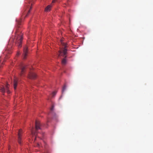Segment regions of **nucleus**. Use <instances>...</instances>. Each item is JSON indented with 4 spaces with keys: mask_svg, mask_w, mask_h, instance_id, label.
Returning <instances> with one entry per match:
<instances>
[{
    "mask_svg": "<svg viewBox=\"0 0 153 153\" xmlns=\"http://www.w3.org/2000/svg\"><path fill=\"white\" fill-rule=\"evenodd\" d=\"M16 21L18 25L16 27V35L13 41L15 42V45L16 47H22V41L23 39L22 34L19 31V28L20 27L19 26L21 24V20H17Z\"/></svg>",
    "mask_w": 153,
    "mask_h": 153,
    "instance_id": "nucleus-1",
    "label": "nucleus"
},
{
    "mask_svg": "<svg viewBox=\"0 0 153 153\" xmlns=\"http://www.w3.org/2000/svg\"><path fill=\"white\" fill-rule=\"evenodd\" d=\"M64 49H61L59 50V56H62L65 57L62 60V63L63 65H65L66 64L67 61L65 58L67 56L66 54H67V50L66 48H63Z\"/></svg>",
    "mask_w": 153,
    "mask_h": 153,
    "instance_id": "nucleus-2",
    "label": "nucleus"
},
{
    "mask_svg": "<svg viewBox=\"0 0 153 153\" xmlns=\"http://www.w3.org/2000/svg\"><path fill=\"white\" fill-rule=\"evenodd\" d=\"M8 85L9 84L7 83L5 88L4 86H2L0 90L2 93H4L5 91H7L8 94H9L10 93V91L8 90Z\"/></svg>",
    "mask_w": 153,
    "mask_h": 153,
    "instance_id": "nucleus-3",
    "label": "nucleus"
},
{
    "mask_svg": "<svg viewBox=\"0 0 153 153\" xmlns=\"http://www.w3.org/2000/svg\"><path fill=\"white\" fill-rule=\"evenodd\" d=\"M28 76V77L30 79H34L36 77L35 74L32 71L29 72Z\"/></svg>",
    "mask_w": 153,
    "mask_h": 153,
    "instance_id": "nucleus-4",
    "label": "nucleus"
},
{
    "mask_svg": "<svg viewBox=\"0 0 153 153\" xmlns=\"http://www.w3.org/2000/svg\"><path fill=\"white\" fill-rule=\"evenodd\" d=\"M22 130L20 129L19 131V132L18 133V142L19 143L21 144V136L22 134Z\"/></svg>",
    "mask_w": 153,
    "mask_h": 153,
    "instance_id": "nucleus-5",
    "label": "nucleus"
},
{
    "mask_svg": "<svg viewBox=\"0 0 153 153\" xmlns=\"http://www.w3.org/2000/svg\"><path fill=\"white\" fill-rule=\"evenodd\" d=\"M40 126V122L36 120L35 122V129L36 131H37L39 129H41Z\"/></svg>",
    "mask_w": 153,
    "mask_h": 153,
    "instance_id": "nucleus-6",
    "label": "nucleus"
},
{
    "mask_svg": "<svg viewBox=\"0 0 153 153\" xmlns=\"http://www.w3.org/2000/svg\"><path fill=\"white\" fill-rule=\"evenodd\" d=\"M21 68V70L20 75L21 76H22L25 72V70L26 68V67L25 66L22 65Z\"/></svg>",
    "mask_w": 153,
    "mask_h": 153,
    "instance_id": "nucleus-7",
    "label": "nucleus"
},
{
    "mask_svg": "<svg viewBox=\"0 0 153 153\" xmlns=\"http://www.w3.org/2000/svg\"><path fill=\"white\" fill-rule=\"evenodd\" d=\"M28 48H24L23 49L24 52V59H25L27 56V53L28 52Z\"/></svg>",
    "mask_w": 153,
    "mask_h": 153,
    "instance_id": "nucleus-8",
    "label": "nucleus"
},
{
    "mask_svg": "<svg viewBox=\"0 0 153 153\" xmlns=\"http://www.w3.org/2000/svg\"><path fill=\"white\" fill-rule=\"evenodd\" d=\"M31 133L32 135H34L35 136V139H34V141H35L36 140V131H34L33 128V129L31 130Z\"/></svg>",
    "mask_w": 153,
    "mask_h": 153,
    "instance_id": "nucleus-9",
    "label": "nucleus"
},
{
    "mask_svg": "<svg viewBox=\"0 0 153 153\" xmlns=\"http://www.w3.org/2000/svg\"><path fill=\"white\" fill-rule=\"evenodd\" d=\"M60 42L61 44L64 47V48H66V47H68L67 46V44L66 43L64 42H63V39H62L60 40Z\"/></svg>",
    "mask_w": 153,
    "mask_h": 153,
    "instance_id": "nucleus-10",
    "label": "nucleus"
},
{
    "mask_svg": "<svg viewBox=\"0 0 153 153\" xmlns=\"http://www.w3.org/2000/svg\"><path fill=\"white\" fill-rule=\"evenodd\" d=\"M17 81L16 79H15L14 80L13 87L14 89L15 90L16 89L17 85Z\"/></svg>",
    "mask_w": 153,
    "mask_h": 153,
    "instance_id": "nucleus-11",
    "label": "nucleus"
},
{
    "mask_svg": "<svg viewBox=\"0 0 153 153\" xmlns=\"http://www.w3.org/2000/svg\"><path fill=\"white\" fill-rule=\"evenodd\" d=\"M51 6V5L48 6L45 9V11H48L50 10Z\"/></svg>",
    "mask_w": 153,
    "mask_h": 153,
    "instance_id": "nucleus-12",
    "label": "nucleus"
},
{
    "mask_svg": "<svg viewBox=\"0 0 153 153\" xmlns=\"http://www.w3.org/2000/svg\"><path fill=\"white\" fill-rule=\"evenodd\" d=\"M28 3H27V2H26V4H25V7H26V8H28L29 6V5L28 4H30V2L28 1Z\"/></svg>",
    "mask_w": 153,
    "mask_h": 153,
    "instance_id": "nucleus-13",
    "label": "nucleus"
},
{
    "mask_svg": "<svg viewBox=\"0 0 153 153\" xmlns=\"http://www.w3.org/2000/svg\"><path fill=\"white\" fill-rule=\"evenodd\" d=\"M66 86L65 85H64V87H63L62 91V92L63 93L64 91L66 90Z\"/></svg>",
    "mask_w": 153,
    "mask_h": 153,
    "instance_id": "nucleus-14",
    "label": "nucleus"
},
{
    "mask_svg": "<svg viewBox=\"0 0 153 153\" xmlns=\"http://www.w3.org/2000/svg\"><path fill=\"white\" fill-rule=\"evenodd\" d=\"M56 91H54V92H53L52 93V97H54V96L56 94Z\"/></svg>",
    "mask_w": 153,
    "mask_h": 153,
    "instance_id": "nucleus-15",
    "label": "nucleus"
},
{
    "mask_svg": "<svg viewBox=\"0 0 153 153\" xmlns=\"http://www.w3.org/2000/svg\"><path fill=\"white\" fill-rule=\"evenodd\" d=\"M32 8V7H30V9L28 11V13H27V14L26 15V16H27L28 15V14L30 12V10Z\"/></svg>",
    "mask_w": 153,
    "mask_h": 153,
    "instance_id": "nucleus-16",
    "label": "nucleus"
},
{
    "mask_svg": "<svg viewBox=\"0 0 153 153\" xmlns=\"http://www.w3.org/2000/svg\"><path fill=\"white\" fill-rule=\"evenodd\" d=\"M54 105H52V106H51V108L50 109H51V111H53V109H54Z\"/></svg>",
    "mask_w": 153,
    "mask_h": 153,
    "instance_id": "nucleus-17",
    "label": "nucleus"
},
{
    "mask_svg": "<svg viewBox=\"0 0 153 153\" xmlns=\"http://www.w3.org/2000/svg\"><path fill=\"white\" fill-rule=\"evenodd\" d=\"M56 1V0H53L52 3H54Z\"/></svg>",
    "mask_w": 153,
    "mask_h": 153,
    "instance_id": "nucleus-18",
    "label": "nucleus"
},
{
    "mask_svg": "<svg viewBox=\"0 0 153 153\" xmlns=\"http://www.w3.org/2000/svg\"><path fill=\"white\" fill-rule=\"evenodd\" d=\"M19 54H20L19 53V52H18V53H17V55H19Z\"/></svg>",
    "mask_w": 153,
    "mask_h": 153,
    "instance_id": "nucleus-19",
    "label": "nucleus"
},
{
    "mask_svg": "<svg viewBox=\"0 0 153 153\" xmlns=\"http://www.w3.org/2000/svg\"><path fill=\"white\" fill-rule=\"evenodd\" d=\"M29 47H33V46H32V45L31 46H29Z\"/></svg>",
    "mask_w": 153,
    "mask_h": 153,
    "instance_id": "nucleus-20",
    "label": "nucleus"
},
{
    "mask_svg": "<svg viewBox=\"0 0 153 153\" xmlns=\"http://www.w3.org/2000/svg\"><path fill=\"white\" fill-rule=\"evenodd\" d=\"M37 145H38V146H39V144L38 143Z\"/></svg>",
    "mask_w": 153,
    "mask_h": 153,
    "instance_id": "nucleus-21",
    "label": "nucleus"
},
{
    "mask_svg": "<svg viewBox=\"0 0 153 153\" xmlns=\"http://www.w3.org/2000/svg\"><path fill=\"white\" fill-rule=\"evenodd\" d=\"M49 121V120H47V122H48Z\"/></svg>",
    "mask_w": 153,
    "mask_h": 153,
    "instance_id": "nucleus-22",
    "label": "nucleus"
},
{
    "mask_svg": "<svg viewBox=\"0 0 153 153\" xmlns=\"http://www.w3.org/2000/svg\"><path fill=\"white\" fill-rule=\"evenodd\" d=\"M10 148V147H9V148H8L9 150Z\"/></svg>",
    "mask_w": 153,
    "mask_h": 153,
    "instance_id": "nucleus-23",
    "label": "nucleus"
}]
</instances>
